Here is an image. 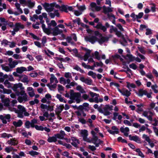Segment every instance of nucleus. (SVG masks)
Instances as JSON below:
<instances>
[{
	"instance_id": "f257e3e1",
	"label": "nucleus",
	"mask_w": 158,
	"mask_h": 158,
	"mask_svg": "<svg viewBox=\"0 0 158 158\" xmlns=\"http://www.w3.org/2000/svg\"><path fill=\"white\" fill-rule=\"evenodd\" d=\"M18 110H17L15 108H13L12 109L9 108V110L11 111H14L17 114L18 116L20 118H22L24 116H28L29 114L26 111L25 108L23 106L19 105L18 106Z\"/></svg>"
},
{
	"instance_id": "f03ea898",
	"label": "nucleus",
	"mask_w": 158,
	"mask_h": 158,
	"mask_svg": "<svg viewBox=\"0 0 158 158\" xmlns=\"http://www.w3.org/2000/svg\"><path fill=\"white\" fill-rule=\"evenodd\" d=\"M50 77V83L47 84L46 85L51 90H52L56 88L58 81L53 74H51Z\"/></svg>"
},
{
	"instance_id": "7ed1b4c3",
	"label": "nucleus",
	"mask_w": 158,
	"mask_h": 158,
	"mask_svg": "<svg viewBox=\"0 0 158 158\" xmlns=\"http://www.w3.org/2000/svg\"><path fill=\"white\" fill-rule=\"evenodd\" d=\"M16 95L18 96V100L19 102L21 103L23 101L26 102L28 101V97L25 91L22 92H16Z\"/></svg>"
},
{
	"instance_id": "20e7f679",
	"label": "nucleus",
	"mask_w": 158,
	"mask_h": 158,
	"mask_svg": "<svg viewBox=\"0 0 158 158\" xmlns=\"http://www.w3.org/2000/svg\"><path fill=\"white\" fill-rule=\"evenodd\" d=\"M113 106L109 104L106 105L103 108V110H99V111L102 113L104 115L107 116L110 115L111 114L108 110H112L113 109Z\"/></svg>"
},
{
	"instance_id": "39448f33",
	"label": "nucleus",
	"mask_w": 158,
	"mask_h": 158,
	"mask_svg": "<svg viewBox=\"0 0 158 158\" xmlns=\"http://www.w3.org/2000/svg\"><path fill=\"white\" fill-rule=\"evenodd\" d=\"M81 136L82 137L84 141L88 143H91L92 140L90 138L88 137V131L86 130H82L80 132Z\"/></svg>"
},
{
	"instance_id": "423d86ee",
	"label": "nucleus",
	"mask_w": 158,
	"mask_h": 158,
	"mask_svg": "<svg viewBox=\"0 0 158 158\" xmlns=\"http://www.w3.org/2000/svg\"><path fill=\"white\" fill-rule=\"evenodd\" d=\"M10 118V115L9 114L0 115V119L2 121V123L4 124H6L7 122L9 121Z\"/></svg>"
},
{
	"instance_id": "0eeeda50",
	"label": "nucleus",
	"mask_w": 158,
	"mask_h": 158,
	"mask_svg": "<svg viewBox=\"0 0 158 158\" xmlns=\"http://www.w3.org/2000/svg\"><path fill=\"white\" fill-rule=\"evenodd\" d=\"M118 90L122 95L126 97H128L131 94L130 91L125 88H123L122 89L118 88Z\"/></svg>"
},
{
	"instance_id": "6e6552de",
	"label": "nucleus",
	"mask_w": 158,
	"mask_h": 158,
	"mask_svg": "<svg viewBox=\"0 0 158 158\" xmlns=\"http://www.w3.org/2000/svg\"><path fill=\"white\" fill-rule=\"evenodd\" d=\"M8 65L12 69L15 68L18 64V62L16 60H13L12 58H10L8 59Z\"/></svg>"
},
{
	"instance_id": "1a4fd4ad",
	"label": "nucleus",
	"mask_w": 158,
	"mask_h": 158,
	"mask_svg": "<svg viewBox=\"0 0 158 158\" xmlns=\"http://www.w3.org/2000/svg\"><path fill=\"white\" fill-rule=\"evenodd\" d=\"M81 94L79 93H74L72 96V98L75 100L77 103H79L81 102Z\"/></svg>"
},
{
	"instance_id": "9d476101",
	"label": "nucleus",
	"mask_w": 158,
	"mask_h": 158,
	"mask_svg": "<svg viewBox=\"0 0 158 158\" xmlns=\"http://www.w3.org/2000/svg\"><path fill=\"white\" fill-rule=\"evenodd\" d=\"M90 9L93 11H99L101 9V7L97 6L96 4L94 2H92L90 4Z\"/></svg>"
},
{
	"instance_id": "9b49d317",
	"label": "nucleus",
	"mask_w": 158,
	"mask_h": 158,
	"mask_svg": "<svg viewBox=\"0 0 158 158\" xmlns=\"http://www.w3.org/2000/svg\"><path fill=\"white\" fill-rule=\"evenodd\" d=\"M85 40L86 41H89L92 44H94L97 40V39L95 36H89L85 37Z\"/></svg>"
},
{
	"instance_id": "f8f14e48",
	"label": "nucleus",
	"mask_w": 158,
	"mask_h": 158,
	"mask_svg": "<svg viewBox=\"0 0 158 158\" xmlns=\"http://www.w3.org/2000/svg\"><path fill=\"white\" fill-rule=\"evenodd\" d=\"M52 99V96L49 94H47L45 95L44 98H43L41 100V102L43 103H49V102L48 101Z\"/></svg>"
},
{
	"instance_id": "ddd939ff",
	"label": "nucleus",
	"mask_w": 158,
	"mask_h": 158,
	"mask_svg": "<svg viewBox=\"0 0 158 158\" xmlns=\"http://www.w3.org/2000/svg\"><path fill=\"white\" fill-rule=\"evenodd\" d=\"M4 96L2 95L1 98L2 99V102L4 106H9L10 100L8 98H4Z\"/></svg>"
},
{
	"instance_id": "4468645a",
	"label": "nucleus",
	"mask_w": 158,
	"mask_h": 158,
	"mask_svg": "<svg viewBox=\"0 0 158 158\" xmlns=\"http://www.w3.org/2000/svg\"><path fill=\"white\" fill-rule=\"evenodd\" d=\"M103 11L105 14H109V12H111L113 11V8L111 7H106L104 6L102 7Z\"/></svg>"
},
{
	"instance_id": "2eb2a0df",
	"label": "nucleus",
	"mask_w": 158,
	"mask_h": 158,
	"mask_svg": "<svg viewBox=\"0 0 158 158\" xmlns=\"http://www.w3.org/2000/svg\"><path fill=\"white\" fill-rule=\"evenodd\" d=\"M80 80L82 82L88 85H91L92 83V81L91 79L89 78H85L84 77H81L80 78Z\"/></svg>"
},
{
	"instance_id": "dca6fc26",
	"label": "nucleus",
	"mask_w": 158,
	"mask_h": 158,
	"mask_svg": "<svg viewBox=\"0 0 158 158\" xmlns=\"http://www.w3.org/2000/svg\"><path fill=\"white\" fill-rule=\"evenodd\" d=\"M62 31L58 27H56L52 29V34L54 35H57L62 33Z\"/></svg>"
},
{
	"instance_id": "f3484780",
	"label": "nucleus",
	"mask_w": 158,
	"mask_h": 158,
	"mask_svg": "<svg viewBox=\"0 0 158 158\" xmlns=\"http://www.w3.org/2000/svg\"><path fill=\"white\" fill-rule=\"evenodd\" d=\"M19 77L20 81L26 83L27 84L29 82L28 77L25 75H19Z\"/></svg>"
},
{
	"instance_id": "a211bd4d",
	"label": "nucleus",
	"mask_w": 158,
	"mask_h": 158,
	"mask_svg": "<svg viewBox=\"0 0 158 158\" xmlns=\"http://www.w3.org/2000/svg\"><path fill=\"white\" fill-rule=\"evenodd\" d=\"M27 91L29 95L31 97H33L35 96V92L34 89L31 87L27 88Z\"/></svg>"
},
{
	"instance_id": "6ab92c4d",
	"label": "nucleus",
	"mask_w": 158,
	"mask_h": 158,
	"mask_svg": "<svg viewBox=\"0 0 158 158\" xmlns=\"http://www.w3.org/2000/svg\"><path fill=\"white\" fill-rule=\"evenodd\" d=\"M60 82L63 84L64 85H65L66 84H69L71 81L69 79H65L63 77H61L59 79Z\"/></svg>"
},
{
	"instance_id": "aec40b11",
	"label": "nucleus",
	"mask_w": 158,
	"mask_h": 158,
	"mask_svg": "<svg viewBox=\"0 0 158 158\" xmlns=\"http://www.w3.org/2000/svg\"><path fill=\"white\" fill-rule=\"evenodd\" d=\"M71 139L72 141L71 144L75 147H76L79 143V141L75 137H72Z\"/></svg>"
},
{
	"instance_id": "412c9836",
	"label": "nucleus",
	"mask_w": 158,
	"mask_h": 158,
	"mask_svg": "<svg viewBox=\"0 0 158 158\" xmlns=\"http://www.w3.org/2000/svg\"><path fill=\"white\" fill-rule=\"evenodd\" d=\"M81 110H85L88 111L89 109V104L87 103H84L82 105H80L78 108Z\"/></svg>"
},
{
	"instance_id": "4be33fe9",
	"label": "nucleus",
	"mask_w": 158,
	"mask_h": 158,
	"mask_svg": "<svg viewBox=\"0 0 158 158\" xmlns=\"http://www.w3.org/2000/svg\"><path fill=\"white\" fill-rule=\"evenodd\" d=\"M129 139L131 140H133L138 143H140V138L136 135L131 136V135L129 136Z\"/></svg>"
},
{
	"instance_id": "5701e85b",
	"label": "nucleus",
	"mask_w": 158,
	"mask_h": 158,
	"mask_svg": "<svg viewBox=\"0 0 158 158\" xmlns=\"http://www.w3.org/2000/svg\"><path fill=\"white\" fill-rule=\"evenodd\" d=\"M24 28V26L19 23H17L14 28L15 31H18L20 29H23Z\"/></svg>"
},
{
	"instance_id": "b1692460",
	"label": "nucleus",
	"mask_w": 158,
	"mask_h": 158,
	"mask_svg": "<svg viewBox=\"0 0 158 158\" xmlns=\"http://www.w3.org/2000/svg\"><path fill=\"white\" fill-rule=\"evenodd\" d=\"M27 71V68L24 67H18L16 69V71L18 73L21 74L24 72Z\"/></svg>"
},
{
	"instance_id": "393cba45",
	"label": "nucleus",
	"mask_w": 158,
	"mask_h": 158,
	"mask_svg": "<svg viewBox=\"0 0 158 158\" xmlns=\"http://www.w3.org/2000/svg\"><path fill=\"white\" fill-rule=\"evenodd\" d=\"M8 144L15 145L18 143V141L15 138H12L7 142Z\"/></svg>"
},
{
	"instance_id": "a878e982",
	"label": "nucleus",
	"mask_w": 158,
	"mask_h": 158,
	"mask_svg": "<svg viewBox=\"0 0 158 158\" xmlns=\"http://www.w3.org/2000/svg\"><path fill=\"white\" fill-rule=\"evenodd\" d=\"M121 131L126 136H127L128 135V132L129 131V128L127 127L124 128L123 127H121L120 128Z\"/></svg>"
},
{
	"instance_id": "bb28decb",
	"label": "nucleus",
	"mask_w": 158,
	"mask_h": 158,
	"mask_svg": "<svg viewBox=\"0 0 158 158\" xmlns=\"http://www.w3.org/2000/svg\"><path fill=\"white\" fill-rule=\"evenodd\" d=\"M111 37L112 36L111 35H110L109 37H102L100 39L98 40V41L99 44H102L104 42L108 41L109 38Z\"/></svg>"
},
{
	"instance_id": "cd10ccee",
	"label": "nucleus",
	"mask_w": 158,
	"mask_h": 158,
	"mask_svg": "<svg viewBox=\"0 0 158 158\" xmlns=\"http://www.w3.org/2000/svg\"><path fill=\"white\" fill-rule=\"evenodd\" d=\"M42 27L43 28L44 31L47 34L49 35L51 33V31L50 29L45 28V25L43 23H41Z\"/></svg>"
},
{
	"instance_id": "c85d7f7f",
	"label": "nucleus",
	"mask_w": 158,
	"mask_h": 158,
	"mask_svg": "<svg viewBox=\"0 0 158 158\" xmlns=\"http://www.w3.org/2000/svg\"><path fill=\"white\" fill-rule=\"evenodd\" d=\"M90 139L92 140V142H93L94 144H96L97 143H100L101 142L100 140L98 139L96 135L93 136L92 138Z\"/></svg>"
},
{
	"instance_id": "c756f323",
	"label": "nucleus",
	"mask_w": 158,
	"mask_h": 158,
	"mask_svg": "<svg viewBox=\"0 0 158 158\" xmlns=\"http://www.w3.org/2000/svg\"><path fill=\"white\" fill-rule=\"evenodd\" d=\"M72 54L73 55L80 58L81 60L83 59V57L78 53L76 49H74L72 50Z\"/></svg>"
},
{
	"instance_id": "7c9ffc66",
	"label": "nucleus",
	"mask_w": 158,
	"mask_h": 158,
	"mask_svg": "<svg viewBox=\"0 0 158 158\" xmlns=\"http://www.w3.org/2000/svg\"><path fill=\"white\" fill-rule=\"evenodd\" d=\"M64 106L63 105H60L57 107L55 110V112L56 114H60L62 111Z\"/></svg>"
},
{
	"instance_id": "2f4dec72",
	"label": "nucleus",
	"mask_w": 158,
	"mask_h": 158,
	"mask_svg": "<svg viewBox=\"0 0 158 158\" xmlns=\"http://www.w3.org/2000/svg\"><path fill=\"white\" fill-rule=\"evenodd\" d=\"M44 53L48 57H51L52 56H53L54 55V53L48 49H45L43 51Z\"/></svg>"
},
{
	"instance_id": "473e14b6",
	"label": "nucleus",
	"mask_w": 158,
	"mask_h": 158,
	"mask_svg": "<svg viewBox=\"0 0 158 158\" xmlns=\"http://www.w3.org/2000/svg\"><path fill=\"white\" fill-rule=\"evenodd\" d=\"M1 66L2 69L6 72H10L12 70V69L9 66H6L4 64L1 65Z\"/></svg>"
},
{
	"instance_id": "72a5a7b5",
	"label": "nucleus",
	"mask_w": 158,
	"mask_h": 158,
	"mask_svg": "<svg viewBox=\"0 0 158 158\" xmlns=\"http://www.w3.org/2000/svg\"><path fill=\"white\" fill-rule=\"evenodd\" d=\"M147 92V91L145 90L140 89L139 90L137 94L139 96L142 97L143 95H146Z\"/></svg>"
},
{
	"instance_id": "f704fd0d",
	"label": "nucleus",
	"mask_w": 158,
	"mask_h": 158,
	"mask_svg": "<svg viewBox=\"0 0 158 158\" xmlns=\"http://www.w3.org/2000/svg\"><path fill=\"white\" fill-rule=\"evenodd\" d=\"M13 124L16 127H20L22 125L23 122L21 120H19L18 121H14L13 122Z\"/></svg>"
},
{
	"instance_id": "c9c22d12",
	"label": "nucleus",
	"mask_w": 158,
	"mask_h": 158,
	"mask_svg": "<svg viewBox=\"0 0 158 158\" xmlns=\"http://www.w3.org/2000/svg\"><path fill=\"white\" fill-rule=\"evenodd\" d=\"M43 5L45 8L46 10L48 12H51L53 11L52 8H50V6L48 4L45 3L44 4H43Z\"/></svg>"
},
{
	"instance_id": "e433bc0d",
	"label": "nucleus",
	"mask_w": 158,
	"mask_h": 158,
	"mask_svg": "<svg viewBox=\"0 0 158 158\" xmlns=\"http://www.w3.org/2000/svg\"><path fill=\"white\" fill-rule=\"evenodd\" d=\"M96 27L98 29H101L104 32H105L106 30V27L100 23H98L96 25Z\"/></svg>"
},
{
	"instance_id": "4c0bfd02",
	"label": "nucleus",
	"mask_w": 158,
	"mask_h": 158,
	"mask_svg": "<svg viewBox=\"0 0 158 158\" xmlns=\"http://www.w3.org/2000/svg\"><path fill=\"white\" fill-rule=\"evenodd\" d=\"M103 65V64L102 62H94L93 66H92V68H90V69L93 70L94 69L95 67H102Z\"/></svg>"
},
{
	"instance_id": "58836bf2",
	"label": "nucleus",
	"mask_w": 158,
	"mask_h": 158,
	"mask_svg": "<svg viewBox=\"0 0 158 158\" xmlns=\"http://www.w3.org/2000/svg\"><path fill=\"white\" fill-rule=\"evenodd\" d=\"M47 141L49 143L56 142L57 141V139L54 135L52 137H49Z\"/></svg>"
},
{
	"instance_id": "ea45409f",
	"label": "nucleus",
	"mask_w": 158,
	"mask_h": 158,
	"mask_svg": "<svg viewBox=\"0 0 158 158\" xmlns=\"http://www.w3.org/2000/svg\"><path fill=\"white\" fill-rule=\"evenodd\" d=\"M144 106V105L143 103H140L139 104L137 105L136 106L137 107V109L136 110L137 112H142L143 111V109L142 107Z\"/></svg>"
},
{
	"instance_id": "a19ab883",
	"label": "nucleus",
	"mask_w": 158,
	"mask_h": 158,
	"mask_svg": "<svg viewBox=\"0 0 158 158\" xmlns=\"http://www.w3.org/2000/svg\"><path fill=\"white\" fill-rule=\"evenodd\" d=\"M40 107L41 108V110L43 112L45 111L46 110H48V106L47 105L41 104Z\"/></svg>"
},
{
	"instance_id": "79ce46f5",
	"label": "nucleus",
	"mask_w": 158,
	"mask_h": 158,
	"mask_svg": "<svg viewBox=\"0 0 158 158\" xmlns=\"http://www.w3.org/2000/svg\"><path fill=\"white\" fill-rule=\"evenodd\" d=\"M76 6L78 8V10H79L82 13L86 9L85 6L84 5L80 6H79L77 4Z\"/></svg>"
},
{
	"instance_id": "37998d69",
	"label": "nucleus",
	"mask_w": 158,
	"mask_h": 158,
	"mask_svg": "<svg viewBox=\"0 0 158 158\" xmlns=\"http://www.w3.org/2000/svg\"><path fill=\"white\" fill-rule=\"evenodd\" d=\"M76 89L81 93H85V91L82 87L80 85H77L76 87Z\"/></svg>"
},
{
	"instance_id": "c03bdc74",
	"label": "nucleus",
	"mask_w": 158,
	"mask_h": 158,
	"mask_svg": "<svg viewBox=\"0 0 158 158\" xmlns=\"http://www.w3.org/2000/svg\"><path fill=\"white\" fill-rule=\"evenodd\" d=\"M21 83H19L18 84L14 85L13 88V90L15 92L16 94V92H19L17 90V89L19 88L20 86L21 85Z\"/></svg>"
},
{
	"instance_id": "a18cd8bd",
	"label": "nucleus",
	"mask_w": 158,
	"mask_h": 158,
	"mask_svg": "<svg viewBox=\"0 0 158 158\" xmlns=\"http://www.w3.org/2000/svg\"><path fill=\"white\" fill-rule=\"evenodd\" d=\"M91 51L90 50L87 52H85V53L84 56V58H83V60L84 61H86L88 58L89 56H90V54L91 52Z\"/></svg>"
},
{
	"instance_id": "49530a36",
	"label": "nucleus",
	"mask_w": 158,
	"mask_h": 158,
	"mask_svg": "<svg viewBox=\"0 0 158 158\" xmlns=\"http://www.w3.org/2000/svg\"><path fill=\"white\" fill-rule=\"evenodd\" d=\"M56 97L59 99L60 102L65 103L66 102V101L63 99L61 95L57 94L56 95Z\"/></svg>"
},
{
	"instance_id": "de8ad7c7",
	"label": "nucleus",
	"mask_w": 158,
	"mask_h": 158,
	"mask_svg": "<svg viewBox=\"0 0 158 158\" xmlns=\"http://www.w3.org/2000/svg\"><path fill=\"white\" fill-rule=\"evenodd\" d=\"M152 114V113L149 111H144L143 113V115L146 117H148V116H149V115Z\"/></svg>"
},
{
	"instance_id": "09e8293b",
	"label": "nucleus",
	"mask_w": 158,
	"mask_h": 158,
	"mask_svg": "<svg viewBox=\"0 0 158 158\" xmlns=\"http://www.w3.org/2000/svg\"><path fill=\"white\" fill-rule=\"evenodd\" d=\"M4 84L5 86L8 88H10L11 87V84L7 80L5 81Z\"/></svg>"
},
{
	"instance_id": "8fccbe9b",
	"label": "nucleus",
	"mask_w": 158,
	"mask_h": 158,
	"mask_svg": "<svg viewBox=\"0 0 158 158\" xmlns=\"http://www.w3.org/2000/svg\"><path fill=\"white\" fill-rule=\"evenodd\" d=\"M60 10L62 11H64L66 12H67V6H62L60 7Z\"/></svg>"
},
{
	"instance_id": "3c124183",
	"label": "nucleus",
	"mask_w": 158,
	"mask_h": 158,
	"mask_svg": "<svg viewBox=\"0 0 158 158\" xmlns=\"http://www.w3.org/2000/svg\"><path fill=\"white\" fill-rule=\"evenodd\" d=\"M1 137L2 138H10L11 137H12V136L10 134H8L6 133H3L1 135Z\"/></svg>"
},
{
	"instance_id": "603ef678",
	"label": "nucleus",
	"mask_w": 158,
	"mask_h": 158,
	"mask_svg": "<svg viewBox=\"0 0 158 158\" xmlns=\"http://www.w3.org/2000/svg\"><path fill=\"white\" fill-rule=\"evenodd\" d=\"M28 154L32 156H34L35 155H38L39 153L36 151H31L28 152Z\"/></svg>"
},
{
	"instance_id": "864d4df0",
	"label": "nucleus",
	"mask_w": 158,
	"mask_h": 158,
	"mask_svg": "<svg viewBox=\"0 0 158 158\" xmlns=\"http://www.w3.org/2000/svg\"><path fill=\"white\" fill-rule=\"evenodd\" d=\"M127 87L128 89H130L131 88H135V85L133 83H130L129 82H127Z\"/></svg>"
},
{
	"instance_id": "5fc2aeb1",
	"label": "nucleus",
	"mask_w": 158,
	"mask_h": 158,
	"mask_svg": "<svg viewBox=\"0 0 158 158\" xmlns=\"http://www.w3.org/2000/svg\"><path fill=\"white\" fill-rule=\"evenodd\" d=\"M88 74V75L91 76L94 78H95L96 77V74L92 71L89 72Z\"/></svg>"
},
{
	"instance_id": "6e6d98bb",
	"label": "nucleus",
	"mask_w": 158,
	"mask_h": 158,
	"mask_svg": "<svg viewBox=\"0 0 158 158\" xmlns=\"http://www.w3.org/2000/svg\"><path fill=\"white\" fill-rule=\"evenodd\" d=\"M13 57L15 59H22L23 58L21 56L17 54H14L13 55Z\"/></svg>"
},
{
	"instance_id": "4d7b16f0",
	"label": "nucleus",
	"mask_w": 158,
	"mask_h": 158,
	"mask_svg": "<svg viewBox=\"0 0 158 158\" xmlns=\"http://www.w3.org/2000/svg\"><path fill=\"white\" fill-rule=\"evenodd\" d=\"M39 102V100L37 99H35L29 102V104L31 105H33L35 104H38Z\"/></svg>"
},
{
	"instance_id": "13d9d810",
	"label": "nucleus",
	"mask_w": 158,
	"mask_h": 158,
	"mask_svg": "<svg viewBox=\"0 0 158 158\" xmlns=\"http://www.w3.org/2000/svg\"><path fill=\"white\" fill-rule=\"evenodd\" d=\"M55 104L54 103H52L50 105H48V110L50 111H52L54 110V106Z\"/></svg>"
},
{
	"instance_id": "bf43d9fd",
	"label": "nucleus",
	"mask_w": 158,
	"mask_h": 158,
	"mask_svg": "<svg viewBox=\"0 0 158 158\" xmlns=\"http://www.w3.org/2000/svg\"><path fill=\"white\" fill-rule=\"evenodd\" d=\"M157 85L156 84L151 86V88L155 93H158V90L157 89Z\"/></svg>"
},
{
	"instance_id": "052dcab7",
	"label": "nucleus",
	"mask_w": 158,
	"mask_h": 158,
	"mask_svg": "<svg viewBox=\"0 0 158 158\" xmlns=\"http://www.w3.org/2000/svg\"><path fill=\"white\" fill-rule=\"evenodd\" d=\"M64 77L67 79H71L72 77L71 74L69 72L65 73L64 75Z\"/></svg>"
},
{
	"instance_id": "680f3d73",
	"label": "nucleus",
	"mask_w": 158,
	"mask_h": 158,
	"mask_svg": "<svg viewBox=\"0 0 158 158\" xmlns=\"http://www.w3.org/2000/svg\"><path fill=\"white\" fill-rule=\"evenodd\" d=\"M143 138L147 141L149 143H150V142H151L150 139L149 137L147 135L143 134Z\"/></svg>"
},
{
	"instance_id": "e2e57ef3",
	"label": "nucleus",
	"mask_w": 158,
	"mask_h": 158,
	"mask_svg": "<svg viewBox=\"0 0 158 158\" xmlns=\"http://www.w3.org/2000/svg\"><path fill=\"white\" fill-rule=\"evenodd\" d=\"M27 4L28 7L29 8H31L34 6L35 5V3L34 2H32L30 1H29L27 2Z\"/></svg>"
},
{
	"instance_id": "0e129e2a",
	"label": "nucleus",
	"mask_w": 158,
	"mask_h": 158,
	"mask_svg": "<svg viewBox=\"0 0 158 158\" xmlns=\"http://www.w3.org/2000/svg\"><path fill=\"white\" fill-rule=\"evenodd\" d=\"M56 24H57L55 20H52L50 23H48L49 28L50 27L51 25L53 27H55L56 25Z\"/></svg>"
},
{
	"instance_id": "69168bd1",
	"label": "nucleus",
	"mask_w": 158,
	"mask_h": 158,
	"mask_svg": "<svg viewBox=\"0 0 158 158\" xmlns=\"http://www.w3.org/2000/svg\"><path fill=\"white\" fill-rule=\"evenodd\" d=\"M38 9L35 10L36 13L37 14H39L41 13V11L42 9V7L40 5H39L37 7Z\"/></svg>"
},
{
	"instance_id": "338daca9",
	"label": "nucleus",
	"mask_w": 158,
	"mask_h": 158,
	"mask_svg": "<svg viewBox=\"0 0 158 158\" xmlns=\"http://www.w3.org/2000/svg\"><path fill=\"white\" fill-rule=\"evenodd\" d=\"M29 75L31 77L33 78L36 77L38 76V73L35 72L31 73H30Z\"/></svg>"
},
{
	"instance_id": "774afa93",
	"label": "nucleus",
	"mask_w": 158,
	"mask_h": 158,
	"mask_svg": "<svg viewBox=\"0 0 158 158\" xmlns=\"http://www.w3.org/2000/svg\"><path fill=\"white\" fill-rule=\"evenodd\" d=\"M31 122L29 121H27L25 123V126L26 128H29L30 127H31Z\"/></svg>"
}]
</instances>
